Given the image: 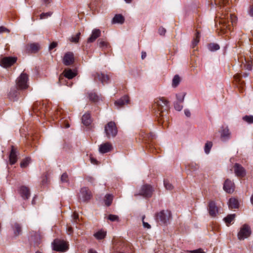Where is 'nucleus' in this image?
<instances>
[{"instance_id": "f257e3e1", "label": "nucleus", "mask_w": 253, "mask_h": 253, "mask_svg": "<svg viewBox=\"0 0 253 253\" xmlns=\"http://www.w3.org/2000/svg\"><path fill=\"white\" fill-rule=\"evenodd\" d=\"M152 108L155 111L159 124H163L168 120L167 114L169 109V102L164 97H158L154 100Z\"/></svg>"}, {"instance_id": "f03ea898", "label": "nucleus", "mask_w": 253, "mask_h": 253, "mask_svg": "<svg viewBox=\"0 0 253 253\" xmlns=\"http://www.w3.org/2000/svg\"><path fill=\"white\" fill-rule=\"evenodd\" d=\"M222 13L219 17V23L221 25L222 31L228 29L231 30V25L233 26L236 24L237 17L233 14L229 13L226 11V8L222 10Z\"/></svg>"}, {"instance_id": "7ed1b4c3", "label": "nucleus", "mask_w": 253, "mask_h": 253, "mask_svg": "<svg viewBox=\"0 0 253 253\" xmlns=\"http://www.w3.org/2000/svg\"><path fill=\"white\" fill-rule=\"evenodd\" d=\"M104 131L107 138L114 137L118 132L116 124L112 121L109 122L105 126Z\"/></svg>"}, {"instance_id": "20e7f679", "label": "nucleus", "mask_w": 253, "mask_h": 253, "mask_svg": "<svg viewBox=\"0 0 253 253\" xmlns=\"http://www.w3.org/2000/svg\"><path fill=\"white\" fill-rule=\"evenodd\" d=\"M153 191L154 189L150 185L144 184L141 187L139 192L135 193L134 196L135 197L142 196L145 198H150L152 196Z\"/></svg>"}, {"instance_id": "39448f33", "label": "nucleus", "mask_w": 253, "mask_h": 253, "mask_svg": "<svg viewBox=\"0 0 253 253\" xmlns=\"http://www.w3.org/2000/svg\"><path fill=\"white\" fill-rule=\"evenodd\" d=\"M171 212L170 211H162L157 213L156 215V220L161 224H167L171 217Z\"/></svg>"}, {"instance_id": "423d86ee", "label": "nucleus", "mask_w": 253, "mask_h": 253, "mask_svg": "<svg viewBox=\"0 0 253 253\" xmlns=\"http://www.w3.org/2000/svg\"><path fill=\"white\" fill-rule=\"evenodd\" d=\"M53 249L54 251L65 252L68 249V245L64 241L55 239L52 243Z\"/></svg>"}, {"instance_id": "0eeeda50", "label": "nucleus", "mask_w": 253, "mask_h": 253, "mask_svg": "<svg viewBox=\"0 0 253 253\" xmlns=\"http://www.w3.org/2000/svg\"><path fill=\"white\" fill-rule=\"evenodd\" d=\"M28 75L22 73L16 81V87L19 89H25L28 88Z\"/></svg>"}, {"instance_id": "6e6552de", "label": "nucleus", "mask_w": 253, "mask_h": 253, "mask_svg": "<svg viewBox=\"0 0 253 253\" xmlns=\"http://www.w3.org/2000/svg\"><path fill=\"white\" fill-rule=\"evenodd\" d=\"M252 233L250 227L247 224L243 225L241 228L238 234V237L240 240H244L248 238Z\"/></svg>"}, {"instance_id": "1a4fd4ad", "label": "nucleus", "mask_w": 253, "mask_h": 253, "mask_svg": "<svg viewBox=\"0 0 253 253\" xmlns=\"http://www.w3.org/2000/svg\"><path fill=\"white\" fill-rule=\"evenodd\" d=\"M17 61L15 57H4L0 59V65L4 68H7L12 66Z\"/></svg>"}, {"instance_id": "9d476101", "label": "nucleus", "mask_w": 253, "mask_h": 253, "mask_svg": "<svg viewBox=\"0 0 253 253\" xmlns=\"http://www.w3.org/2000/svg\"><path fill=\"white\" fill-rule=\"evenodd\" d=\"M92 76L95 81L98 80L104 85L105 84L108 83L109 80V76L102 72H96L92 74Z\"/></svg>"}, {"instance_id": "9b49d317", "label": "nucleus", "mask_w": 253, "mask_h": 253, "mask_svg": "<svg viewBox=\"0 0 253 253\" xmlns=\"http://www.w3.org/2000/svg\"><path fill=\"white\" fill-rule=\"evenodd\" d=\"M234 171L237 177H243L246 174L245 169L239 164L236 163L234 166Z\"/></svg>"}, {"instance_id": "f8f14e48", "label": "nucleus", "mask_w": 253, "mask_h": 253, "mask_svg": "<svg viewBox=\"0 0 253 253\" xmlns=\"http://www.w3.org/2000/svg\"><path fill=\"white\" fill-rule=\"evenodd\" d=\"M19 193L24 200H27L31 195L30 188L24 185H22L19 187L18 190Z\"/></svg>"}, {"instance_id": "ddd939ff", "label": "nucleus", "mask_w": 253, "mask_h": 253, "mask_svg": "<svg viewBox=\"0 0 253 253\" xmlns=\"http://www.w3.org/2000/svg\"><path fill=\"white\" fill-rule=\"evenodd\" d=\"M42 235L40 233L32 231L31 232V241L35 247H38L42 242Z\"/></svg>"}, {"instance_id": "4468645a", "label": "nucleus", "mask_w": 253, "mask_h": 253, "mask_svg": "<svg viewBox=\"0 0 253 253\" xmlns=\"http://www.w3.org/2000/svg\"><path fill=\"white\" fill-rule=\"evenodd\" d=\"M74 62V55L73 52H68L66 53L63 59V63L66 66H69Z\"/></svg>"}, {"instance_id": "2eb2a0df", "label": "nucleus", "mask_w": 253, "mask_h": 253, "mask_svg": "<svg viewBox=\"0 0 253 253\" xmlns=\"http://www.w3.org/2000/svg\"><path fill=\"white\" fill-rule=\"evenodd\" d=\"M208 210L210 215L212 217H215L218 213V209L213 201H210L208 205Z\"/></svg>"}, {"instance_id": "dca6fc26", "label": "nucleus", "mask_w": 253, "mask_h": 253, "mask_svg": "<svg viewBox=\"0 0 253 253\" xmlns=\"http://www.w3.org/2000/svg\"><path fill=\"white\" fill-rule=\"evenodd\" d=\"M81 195L80 197L83 201L86 202L91 199V193L87 187H83L81 189Z\"/></svg>"}, {"instance_id": "f3484780", "label": "nucleus", "mask_w": 253, "mask_h": 253, "mask_svg": "<svg viewBox=\"0 0 253 253\" xmlns=\"http://www.w3.org/2000/svg\"><path fill=\"white\" fill-rule=\"evenodd\" d=\"M234 183L230 180L227 179L224 184L223 189L228 193H232L234 191Z\"/></svg>"}, {"instance_id": "a211bd4d", "label": "nucleus", "mask_w": 253, "mask_h": 253, "mask_svg": "<svg viewBox=\"0 0 253 253\" xmlns=\"http://www.w3.org/2000/svg\"><path fill=\"white\" fill-rule=\"evenodd\" d=\"M101 36V31L98 29H94L92 30L90 36L87 39V43L94 42L98 38Z\"/></svg>"}, {"instance_id": "6ab92c4d", "label": "nucleus", "mask_w": 253, "mask_h": 253, "mask_svg": "<svg viewBox=\"0 0 253 253\" xmlns=\"http://www.w3.org/2000/svg\"><path fill=\"white\" fill-rule=\"evenodd\" d=\"M113 149L112 145L110 142H106L99 146V151L101 153H106L110 152Z\"/></svg>"}, {"instance_id": "aec40b11", "label": "nucleus", "mask_w": 253, "mask_h": 253, "mask_svg": "<svg viewBox=\"0 0 253 253\" xmlns=\"http://www.w3.org/2000/svg\"><path fill=\"white\" fill-rule=\"evenodd\" d=\"M11 149L9 156V162L11 165H14L17 160V152L13 146H11Z\"/></svg>"}, {"instance_id": "412c9836", "label": "nucleus", "mask_w": 253, "mask_h": 253, "mask_svg": "<svg viewBox=\"0 0 253 253\" xmlns=\"http://www.w3.org/2000/svg\"><path fill=\"white\" fill-rule=\"evenodd\" d=\"M26 50L29 53H36L40 49V45L37 43H32L26 45Z\"/></svg>"}, {"instance_id": "4be33fe9", "label": "nucleus", "mask_w": 253, "mask_h": 253, "mask_svg": "<svg viewBox=\"0 0 253 253\" xmlns=\"http://www.w3.org/2000/svg\"><path fill=\"white\" fill-rule=\"evenodd\" d=\"M129 102V100L128 97L126 95H125L123 96L122 98L115 101V104L116 106H118L119 107H121L126 104H128Z\"/></svg>"}, {"instance_id": "5701e85b", "label": "nucleus", "mask_w": 253, "mask_h": 253, "mask_svg": "<svg viewBox=\"0 0 253 253\" xmlns=\"http://www.w3.org/2000/svg\"><path fill=\"white\" fill-rule=\"evenodd\" d=\"M82 123L85 126H89L92 123V119L89 113H85L82 117Z\"/></svg>"}, {"instance_id": "b1692460", "label": "nucleus", "mask_w": 253, "mask_h": 253, "mask_svg": "<svg viewBox=\"0 0 253 253\" xmlns=\"http://www.w3.org/2000/svg\"><path fill=\"white\" fill-rule=\"evenodd\" d=\"M62 74L68 79L71 80L76 76V73L73 72L71 69H65Z\"/></svg>"}, {"instance_id": "393cba45", "label": "nucleus", "mask_w": 253, "mask_h": 253, "mask_svg": "<svg viewBox=\"0 0 253 253\" xmlns=\"http://www.w3.org/2000/svg\"><path fill=\"white\" fill-rule=\"evenodd\" d=\"M12 228L13 231L14 235L15 236L19 235L22 232L21 226L20 224L15 222L12 225Z\"/></svg>"}, {"instance_id": "a878e982", "label": "nucleus", "mask_w": 253, "mask_h": 253, "mask_svg": "<svg viewBox=\"0 0 253 253\" xmlns=\"http://www.w3.org/2000/svg\"><path fill=\"white\" fill-rule=\"evenodd\" d=\"M230 133L229 129L227 127L223 128L221 131V139L223 141H225L230 137Z\"/></svg>"}, {"instance_id": "bb28decb", "label": "nucleus", "mask_w": 253, "mask_h": 253, "mask_svg": "<svg viewBox=\"0 0 253 253\" xmlns=\"http://www.w3.org/2000/svg\"><path fill=\"white\" fill-rule=\"evenodd\" d=\"M125 18L121 14H116L112 20L113 24L120 23L123 24L124 22Z\"/></svg>"}, {"instance_id": "cd10ccee", "label": "nucleus", "mask_w": 253, "mask_h": 253, "mask_svg": "<svg viewBox=\"0 0 253 253\" xmlns=\"http://www.w3.org/2000/svg\"><path fill=\"white\" fill-rule=\"evenodd\" d=\"M66 79L67 78L64 76V75L61 74L59 77L58 83L60 85H64H64H66L67 86H71V83L70 82L69 83V82L68 81H67Z\"/></svg>"}, {"instance_id": "c85d7f7f", "label": "nucleus", "mask_w": 253, "mask_h": 253, "mask_svg": "<svg viewBox=\"0 0 253 253\" xmlns=\"http://www.w3.org/2000/svg\"><path fill=\"white\" fill-rule=\"evenodd\" d=\"M228 206L231 209L238 208L239 206L238 200L234 198H230L228 202Z\"/></svg>"}, {"instance_id": "c756f323", "label": "nucleus", "mask_w": 253, "mask_h": 253, "mask_svg": "<svg viewBox=\"0 0 253 253\" xmlns=\"http://www.w3.org/2000/svg\"><path fill=\"white\" fill-rule=\"evenodd\" d=\"M18 94V88L15 87L11 89L9 93L8 96L11 100H15Z\"/></svg>"}, {"instance_id": "7c9ffc66", "label": "nucleus", "mask_w": 253, "mask_h": 253, "mask_svg": "<svg viewBox=\"0 0 253 253\" xmlns=\"http://www.w3.org/2000/svg\"><path fill=\"white\" fill-rule=\"evenodd\" d=\"M200 33L197 31L195 36L192 42V47L194 48L199 43L200 41Z\"/></svg>"}, {"instance_id": "2f4dec72", "label": "nucleus", "mask_w": 253, "mask_h": 253, "mask_svg": "<svg viewBox=\"0 0 253 253\" xmlns=\"http://www.w3.org/2000/svg\"><path fill=\"white\" fill-rule=\"evenodd\" d=\"M88 98L89 100L94 102H97L100 99V97L94 92H90L88 93Z\"/></svg>"}, {"instance_id": "473e14b6", "label": "nucleus", "mask_w": 253, "mask_h": 253, "mask_svg": "<svg viewBox=\"0 0 253 253\" xmlns=\"http://www.w3.org/2000/svg\"><path fill=\"white\" fill-rule=\"evenodd\" d=\"M113 199V197L112 195L111 194H106L105 196L104 202L105 204L107 206H109L111 205L112 201Z\"/></svg>"}, {"instance_id": "72a5a7b5", "label": "nucleus", "mask_w": 253, "mask_h": 253, "mask_svg": "<svg viewBox=\"0 0 253 253\" xmlns=\"http://www.w3.org/2000/svg\"><path fill=\"white\" fill-rule=\"evenodd\" d=\"M106 232L100 230L94 234V237L98 240H101L105 238Z\"/></svg>"}, {"instance_id": "f704fd0d", "label": "nucleus", "mask_w": 253, "mask_h": 253, "mask_svg": "<svg viewBox=\"0 0 253 253\" xmlns=\"http://www.w3.org/2000/svg\"><path fill=\"white\" fill-rule=\"evenodd\" d=\"M235 214H232L228 215L224 218L225 222L228 225L235 218Z\"/></svg>"}, {"instance_id": "c9c22d12", "label": "nucleus", "mask_w": 253, "mask_h": 253, "mask_svg": "<svg viewBox=\"0 0 253 253\" xmlns=\"http://www.w3.org/2000/svg\"><path fill=\"white\" fill-rule=\"evenodd\" d=\"M98 44L101 48H107L109 46V43L103 39H99L98 41Z\"/></svg>"}, {"instance_id": "e433bc0d", "label": "nucleus", "mask_w": 253, "mask_h": 253, "mask_svg": "<svg viewBox=\"0 0 253 253\" xmlns=\"http://www.w3.org/2000/svg\"><path fill=\"white\" fill-rule=\"evenodd\" d=\"M180 82V79L178 75H175L172 80V85L173 87H176Z\"/></svg>"}, {"instance_id": "4c0bfd02", "label": "nucleus", "mask_w": 253, "mask_h": 253, "mask_svg": "<svg viewBox=\"0 0 253 253\" xmlns=\"http://www.w3.org/2000/svg\"><path fill=\"white\" fill-rule=\"evenodd\" d=\"M31 162V158L27 157L22 160L20 163V167L22 168H24L27 167Z\"/></svg>"}, {"instance_id": "58836bf2", "label": "nucleus", "mask_w": 253, "mask_h": 253, "mask_svg": "<svg viewBox=\"0 0 253 253\" xmlns=\"http://www.w3.org/2000/svg\"><path fill=\"white\" fill-rule=\"evenodd\" d=\"M186 95V93L181 92L178 93L176 95L177 101L176 102H179L180 103H182L184 99V97Z\"/></svg>"}, {"instance_id": "ea45409f", "label": "nucleus", "mask_w": 253, "mask_h": 253, "mask_svg": "<svg viewBox=\"0 0 253 253\" xmlns=\"http://www.w3.org/2000/svg\"><path fill=\"white\" fill-rule=\"evenodd\" d=\"M208 48L210 49V50L211 51H214L218 50L220 47L218 44L212 43L209 44Z\"/></svg>"}, {"instance_id": "a19ab883", "label": "nucleus", "mask_w": 253, "mask_h": 253, "mask_svg": "<svg viewBox=\"0 0 253 253\" xmlns=\"http://www.w3.org/2000/svg\"><path fill=\"white\" fill-rule=\"evenodd\" d=\"M212 143L211 141H208L205 145V152L206 154H209L212 147Z\"/></svg>"}, {"instance_id": "79ce46f5", "label": "nucleus", "mask_w": 253, "mask_h": 253, "mask_svg": "<svg viewBox=\"0 0 253 253\" xmlns=\"http://www.w3.org/2000/svg\"><path fill=\"white\" fill-rule=\"evenodd\" d=\"M243 119L245 122H247L249 124L253 123V116H245L243 117Z\"/></svg>"}, {"instance_id": "37998d69", "label": "nucleus", "mask_w": 253, "mask_h": 253, "mask_svg": "<svg viewBox=\"0 0 253 253\" xmlns=\"http://www.w3.org/2000/svg\"><path fill=\"white\" fill-rule=\"evenodd\" d=\"M81 33L79 32L77 34L75 37H72L71 38L70 41L72 42L77 43L79 42Z\"/></svg>"}, {"instance_id": "c03bdc74", "label": "nucleus", "mask_w": 253, "mask_h": 253, "mask_svg": "<svg viewBox=\"0 0 253 253\" xmlns=\"http://www.w3.org/2000/svg\"><path fill=\"white\" fill-rule=\"evenodd\" d=\"M189 169L191 170H196L199 169V166L195 163H192L188 166Z\"/></svg>"}, {"instance_id": "a18cd8bd", "label": "nucleus", "mask_w": 253, "mask_h": 253, "mask_svg": "<svg viewBox=\"0 0 253 253\" xmlns=\"http://www.w3.org/2000/svg\"><path fill=\"white\" fill-rule=\"evenodd\" d=\"M174 107L177 111H180L183 108L182 103H180L179 102H175L174 104Z\"/></svg>"}, {"instance_id": "49530a36", "label": "nucleus", "mask_w": 253, "mask_h": 253, "mask_svg": "<svg viewBox=\"0 0 253 253\" xmlns=\"http://www.w3.org/2000/svg\"><path fill=\"white\" fill-rule=\"evenodd\" d=\"M108 219L111 220V221H119V216L114 215V214H110L109 215L108 217Z\"/></svg>"}, {"instance_id": "de8ad7c7", "label": "nucleus", "mask_w": 253, "mask_h": 253, "mask_svg": "<svg viewBox=\"0 0 253 253\" xmlns=\"http://www.w3.org/2000/svg\"><path fill=\"white\" fill-rule=\"evenodd\" d=\"M52 13L51 12H48L46 13H42L40 15V19H43L45 18H47L48 17L52 15Z\"/></svg>"}, {"instance_id": "09e8293b", "label": "nucleus", "mask_w": 253, "mask_h": 253, "mask_svg": "<svg viewBox=\"0 0 253 253\" xmlns=\"http://www.w3.org/2000/svg\"><path fill=\"white\" fill-rule=\"evenodd\" d=\"M61 181L63 182H67L68 181V176L66 173H64L61 176Z\"/></svg>"}, {"instance_id": "8fccbe9b", "label": "nucleus", "mask_w": 253, "mask_h": 253, "mask_svg": "<svg viewBox=\"0 0 253 253\" xmlns=\"http://www.w3.org/2000/svg\"><path fill=\"white\" fill-rule=\"evenodd\" d=\"M164 185L168 190H171L173 188L172 185L167 180H164Z\"/></svg>"}, {"instance_id": "3c124183", "label": "nucleus", "mask_w": 253, "mask_h": 253, "mask_svg": "<svg viewBox=\"0 0 253 253\" xmlns=\"http://www.w3.org/2000/svg\"><path fill=\"white\" fill-rule=\"evenodd\" d=\"M4 32L9 33L10 30L4 26H0V34H2L3 33H4Z\"/></svg>"}, {"instance_id": "603ef678", "label": "nucleus", "mask_w": 253, "mask_h": 253, "mask_svg": "<svg viewBox=\"0 0 253 253\" xmlns=\"http://www.w3.org/2000/svg\"><path fill=\"white\" fill-rule=\"evenodd\" d=\"M159 33L160 35H164L166 32V30L163 27H160L158 30Z\"/></svg>"}, {"instance_id": "864d4df0", "label": "nucleus", "mask_w": 253, "mask_h": 253, "mask_svg": "<svg viewBox=\"0 0 253 253\" xmlns=\"http://www.w3.org/2000/svg\"><path fill=\"white\" fill-rule=\"evenodd\" d=\"M60 125L61 127H64L65 128H68L70 126L69 123L67 122H65V121H62L61 122Z\"/></svg>"}, {"instance_id": "5fc2aeb1", "label": "nucleus", "mask_w": 253, "mask_h": 253, "mask_svg": "<svg viewBox=\"0 0 253 253\" xmlns=\"http://www.w3.org/2000/svg\"><path fill=\"white\" fill-rule=\"evenodd\" d=\"M189 252L190 253H205V252H204L201 249L190 251H189Z\"/></svg>"}, {"instance_id": "6e6d98bb", "label": "nucleus", "mask_w": 253, "mask_h": 253, "mask_svg": "<svg viewBox=\"0 0 253 253\" xmlns=\"http://www.w3.org/2000/svg\"><path fill=\"white\" fill-rule=\"evenodd\" d=\"M144 218H145V216L144 215V216L142 217V222H143V226H144L145 228H148V229L150 228L151 226L150 225V224H149L147 222H145L144 221Z\"/></svg>"}, {"instance_id": "4d7b16f0", "label": "nucleus", "mask_w": 253, "mask_h": 253, "mask_svg": "<svg viewBox=\"0 0 253 253\" xmlns=\"http://www.w3.org/2000/svg\"><path fill=\"white\" fill-rule=\"evenodd\" d=\"M57 45V43L56 42H52L49 46V50H51L54 48L56 47Z\"/></svg>"}, {"instance_id": "13d9d810", "label": "nucleus", "mask_w": 253, "mask_h": 253, "mask_svg": "<svg viewBox=\"0 0 253 253\" xmlns=\"http://www.w3.org/2000/svg\"><path fill=\"white\" fill-rule=\"evenodd\" d=\"M90 160L92 164H97V160L95 158H94L92 155L90 156Z\"/></svg>"}, {"instance_id": "bf43d9fd", "label": "nucleus", "mask_w": 253, "mask_h": 253, "mask_svg": "<svg viewBox=\"0 0 253 253\" xmlns=\"http://www.w3.org/2000/svg\"><path fill=\"white\" fill-rule=\"evenodd\" d=\"M73 218H74V222H77V220L79 219V215L76 212H74L73 213Z\"/></svg>"}, {"instance_id": "052dcab7", "label": "nucleus", "mask_w": 253, "mask_h": 253, "mask_svg": "<svg viewBox=\"0 0 253 253\" xmlns=\"http://www.w3.org/2000/svg\"><path fill=\"white\" fill-rule=\"evenodd\" d=\"M67 233L69 235H71L73 232V228L71 226H68V227L67 228Z\"/></svg>"}, {"instance_id": "680f3d73", "label": "nucleus", "mask_w": 253, "mask_h": 253, "mask_svg": "<svg viewBox=\"0 0 253 253\" xmlns=\"http://www.w3.org/2000/svg\"><path fill=\"white\" fill-rule=\"evenodd\" d=\"M147 137H148L149 139L152 140L155 138V135L153 133H150L147 135Z\"/></svg>"}, {"instance_id": "e2e57ef3", "label": "nucleus", "mask_w": 253, "mask_h": 253, "mask_svg": "<svg viewBox=\"0 0 253 253\" xmlns=\"http://www.w3.org/2000/svg\"><path fill=\"white\" fill-rule=\"evenodd\" d=\"M184 114L187 117H190L191 113L189 110L186 109L184 110Z\"/></svg>"}, {"instance_id": "0e129e2a", "label": "nucleus", "mask_w": 253, "mask_h": 253, "mask_svg": "<svg viewBox=\"0 0 253 253\" xmlns=\"http://www.w3.org/2000/svg\"><path fill=\"white\" fill-rule=\"evenodd\" d=\"M146 56V53L144 51H142L141 53V58L144 59Z\"/></svg>"}, {"instance_id": "69168bd1", "label": "nucleus", "mask_w": 253, "mask_h": 253, "mask_svg": "<svg viewBox=\"0 0 253 253\" xmlns=\"http://www.w3.org/2000/svg\"><path fill=\"white\" fill-rule=\"evenodd\" d=\"M87 180L90 182H92L94 181L93 178L92 177H87Z\"/></svg>"}, {"instance_id": "338daca9", "label": "nucleus", "mask_w": 253, "mask_h": 253, "mask_svg": "<svg viewBox=\"0 0 253 253\" xmlns=\"http://www.w3.org/2000/svg\"><path fill=\"white\" fill-rule=\"evenodd\" d=\"M88 253H98L96 251H95L93 249H90V250H89Z\"/></svg>"}, {"instance_id": "774afa93", "label": "nucleus", "mask_w": 253, "mask_h": 253, "mask_svg": "<svg viewBox=\"0 0 253 253\" xmlns=\"http://www.w3.org/2000/svg\"><path fill=\"white\" fill-rule=\"evenodd\" d=\"M250 14L251 16L253 17V7H252L250 11Z\"/></svg>"}]
</instances>
